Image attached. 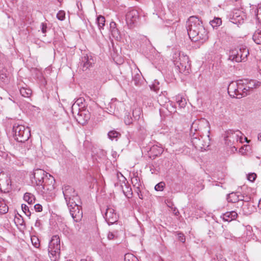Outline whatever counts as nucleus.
Masks as SVG:
<instances>
[{"instance_id": "nucleus-64", "label": "nucleus", "mask_w": 261, "mask_h": 261, "mask_svg": "<svg viewBox=\"0 0 261 261\" xmlns=\"http://www.w3.org/2000/svg\"><path fill=\"white\" fill-rule=\"evenodd\" d=\"M232 98H238V97L236 96H233V97Z\"/></svg>"}, {"instance_id": "nucleus-39", "label": "nucleus", "mask_w": 261, "mask_h": 261, "mask_svg": "<svg viewBox=\"0 0 261 261\" xmlns=\"http://www.w3.org/2000/svg\"><path fill=\"white\" fill-rule=\"evenodd\" d=\"M253 40L257 44H261V33L255 32L253 35Z\"/></svg>"}, {"instance_id": "nucleus-46", "label": "nucleus", "mask_w": 261, "mask_h": 261, "mask_svg": "<svg viewBox=\"0 0 261 261\" xmlns=\"http://www.w3.org/2000/svg\"><path fill=\"white\" fill-rule=\"evenodd\" d=\"M177 235L178 237V240L182 243H184L186 241V238L184 234L181 232H177Z\"/></svg>"}, {"instance_id": "nucleus-7", "label": "nucleus", "mask_w": 261, "mask_h": 261, "mask_svg": "<svg viewBox=\"0 0 261 261\" xmlns=\"http://www.w3.org/2000/svg\"><path fill=\"white\" fill-rule=\"evenodd\" d=\"M249 54V50L246 47L234 48L229 50L228 60L236 62L245 61Z\"/></svg>"}, {"instance_id": "nucleus-21", "label": "nucleus", "mask_w": 261, "mask_h": 261, "mask_svg": "<svg viewBox=\"0 0 261 261\" xmlns=\"http://www.w3.org/2000/svg\"><path fill=\"white\" fill-rule=\"evenodd\" d=\"M68 208L75 206L79 204H81L80 198L79 196L71 197L68 201V199H65Z\"/></svg>"}, {"instance_id": "nucleus-6", "label": "nucleus", "mask_w": 261, "mask_h": 261, "mask_svg": "<svg viewBox=\"0 0 261 261\" xmlns=\"http://www.w3.org/2000/svg\"><path fill=\"white\" fill-rule=\"evenodd\" d=\"M174 63L179 70V72L189 73V59L188 56L180 52L175 53L173 56Z\"/></svg>"}, {"instance_id": "nucleus-52", "label": "nucleus", "mask_w": 261, "mask_h": 261, "mask_svg": "<svg viewBox=\"0 0 261 261\" xmlns=\"http://www.w3.org/2000/svg\"><path fill=\"white\" fill-rule=\"evenodd\" d=\"M242 201L245 202V203H249V201L251 200V197L249 196L246 195L244 198L240 199Z\"/></svg>"}, {"instance_id": "nucleus-57", "label": "nucleus", "mask_w": 261, "mask_h": 261, "mask_svg": "<svg viewBox=\"0 0 261 261\" xmlns=\"http://www.w3.org/2000/svg\"><path fill=\"white\" fill-rule=\"evenodd\" d=\"M239 197H240V199H243V198H244L245 195H242L241 194H240V193H239ZM241 201V199H239V201Z\"/></svg>"}, {"instance_id": "nucleus-26", "label": "nucleus", "mask_w": 261, "mask_h": 261, "mask_svg": "<svg viewBox=\"0 0 261 261\" xmlns=\"http://www.w3.org/2000/svg\"><path fill=\"white\" fill-rule=\"evenodd\" d=\"M91 99H76V101L73 105V107L78 106L81 108H85L88 107V101H91Z\"/></svg>"}, {"instance_id": "nucleus-10", "label": "nucleus", "mask_w": 261, "mask_h": 261, "mask_svg": "<svg viewBox=\"0 0 261 261\" xmlns=\"http://www.w3.org/2000/svg\"><path fill=\"white\" fill-rule=\"evenodd\" d=\"M139 18V13L136 10L129 11L126 14V22L129 28L134 27L137 23Z\"/></svg>"}, {"instance_id": "nucleus-40", "label": "nucleus", "mask_w": 261, "mask_h": 261, "mask_svg": "<svg viewBox=\"0 0 261 261\" xmlns=\"http://www.w3.org/2000/svg\"><path fill=\"white\" fill-rule=\"evenodd\" d=\"M31 242L32 245L36 248H38L40 246V241L39 239L36 236L31 237Z\"/></svg>"}, {"instance_id": "nucleus-43", "label": "nucleus", "mask_w": 261, "mask_h": 261, "mask_svg": "<svg viewBox=\"0 0 261 261\" xmlns=\"http://www.w3.org/2000/svg\"><path fill=\"white\" fill-rule=\"evenodd\" d=\"M57 18L60 20H63L65 18V12L63 10H60L57 14Z\"/></svg>"}, {"instance_id": "nucleus-9", "label": "nucleus", "mask_w": 261, "mask_h": 261, "mask_svg": "<svg viewBox=\"0 0 261 261\" xmlns=\"http://www.w3.org/2000/svg\"><path fill=\"white\" fill-rule=\"evenodd\" d=\"M46 173H47L42 169L39 168L34 169L33 173L30 176L32 184H36L39 188L43 182Z\"/></svg>"}, {"instance_id": "nucleus-51", "label": "nucleus", "mask_w": 261, "mask_h": 261, "mask_svg": "<svg viewBox=\"0 0 261 261\" xmlns=\"http://www.w3.org/2000/svg\"><path fill=\"white\" fill-rule=\"evenodd\" d=\"M41 29L42 32L43 34H45L46 32L47 24L44 23H42L41 24Z\"/></svg>"}, {"instance_id": "nucleus-18", "label": "nucleus", "mask_w": 261, "mask_h": 261, "mask_svg": "<svg viewBox=\"0 0 261 261\" xmlns=\"http://www.w3.org/2000/svg\"><path fill=\"white\" fill-rule=\"evenodd\" d=\"M242 12L239 10H237L236 12L233 13L232 17V21L234 23L236 24H242L244 22L245 15L242 14Z\"/></svg>"}, {"instance_id": "nucleus-48", "label": "nucleus", "mask_w": 261, "mask_h": 261, "mask_svg": "<svg viewBox=\"0 0 261 261\" xmlns=\"http://www.w3.org/2000/svg\"><path fill=\"white\" fill-rule=\"evenodd\" d=\"M141 114L140 109H135L133 111V114L135 118H139V115Z\"/></svg>"}, {"instance_id": "nucleus-34", "label": "nucleus", "mask_w": 261, "mask_h": 261, "mask_svg": "<svg viewBox=\"0 0 261 261\" xmlns=\"http://www.w3.org/2000/svg\"><path fill=\"white\" fill-rule=\"evenodd\" d=\"M96 22L97 23V25L99 27V29L100 30L101 29L103 28V27L105 25V17L99 15L96 18Z\"/></svg>"}, {"instance_id": "nucleus-15", "label": "nucleus", "mask_w": 261, "mask_h": 261, "mask_svg": "<svg viewBox=\"0 0 261 261\" xmlns=\"http://www.w3.org/2000/svg\"><path fill=\"white\" fill-rule=\"evenodd\" d=\"M93 64L94 60L91 56L86 55L82 58L81 66L83 71L89 69Z\"/></svg>"}, {"instance_id": "nucleus-35", "label": "nucleus", "mask_w": 261, "mask_h": 261, "mask_svg": "<svg viewBox=\"0 0 261 261\" xmlns=\"http://www.w3.org/2000/svg\"><path fill=\"white\" fill-rule=\"evenodd\" d=\"M210 24L212 26L213 28H217L219 26L221 23L222 20L220 18L216 17L213 20L210 21Z\"/></svg>"}, {"instance_id": "nucleus-11", "label": "nucleus", "mask_w": 261, "mask_h": 261, "mask_svg": "<svg viewBox=\"0 0 261 261\" xmlns=\"http://www.w3.org/2000/svg\"><path fill=\"white\" fill-rule=\"evenodd\" d=\"M104 218L109 225L114 224L118 220V216L116 213L115 210L109 207L106 209Z\"/></svg>"}, {"instance_id": "nucleus-53", "label": "nucleus", "mask_w": 261, "mask_h": 261, "mask_svg": "<svg viewBox=\"0 0 261 261\" xmlns=\"http://www.w3.org/2000/svg\"><path fill=\"white\" fill-rule=\"evenodd\" d=\"M115 235L113 232H109L108 234V238L109 240H112L114 238Z\"/></svg>"}, {"instance_id": "nucleus-59", "label": "nucleus", "mask_w": 261, "mask_h": 261, "mask_svg": "<svg viewBox=\"0 0 261 261\" xmlns=\"http://www.w3.org/2000/svg\"><path fill=\"white\" fill-rule=\"evenodd\" d=\"M218 261H227L225 258L221 257Z\"/></svg>"}, {"instance_id": "nucleus-13", "label": "nucleus", "mask_w": 261, "mask_h": 261, "mask_svg": "<svg viewBox=\"0 0 261 261\" xmlns=\"http://www.w3.org/2000/svg\"><path fill=\"white\" fill-rule=\"evenodd\" d=\"M62 191L65 199H68V201L70 200V197L79 196L75 190L68 185L63 186Z\"/></svg>"}, {"instance_id": "nucleus-28", "label": "nucleus", "mask_w": 261, "mask_h": 261, "mask_svg": "<svg viewBox=\"0 0 261 261\" xmlns=\"http://www.w3.org/2000/svg\"><path fill=\"white\" fill-rule=\"evenodd\" d=\"M23 199L29 204H32L35 202V196L30 193H25L23 196Z\"/></svg>"}, {"instance_id": "nucleus-30", "label": "nucleus", "mask_w": 261, "mask_h": 261, "mask_svg": "<svg viewBox=\"0 0 261 261\" xmlns=\"http://www.w3.org/2000/svg\"><path fill=\"white\" fill-rule=\"evenodd\" d=\"M131 181L135 188H139L141 186L140 179L136 173L134 174V176L132 178Z\"/></svg>"}, {"instance_id": "nucleus-27", "label": "nucleus", "mask_w": 261, "mask_h": 261, "mask_svg": "<svg viewBox=\"0 0 261 261\" xmlns=\"http://www.w3.org/2000/svg\"><path fill=\"white\" fill-rule=\"evenodd\" d=\"M19 91L21 96L24 98H30L32 94V91L30 88L23 87L20 88Z\"/></svg>"}, {"instance_id": "nucleus-41", "label": "nucleus", "mask_w": 261, "mask_h": 261, "mask_svg": "<svg viewBox=\"0 0 261 261\" xmlns=\"http://www.w3.org/2000/svg\"><path fill=\"white\" fill-rule=\"evenodd\" d=\"M21 209L22 211L24 212V213L25 214V215L30 218L31 215V212H30L28 206L25 204H22Z\"/></svg>"}, {"instance_id": "nucleus-5", "label": "nucleus", "mask_w": 261, "mask_h": 261, "mask_svg": "<svg viewBox=\"0 0 261 261\" xmlns=\"http://www.w3.org/2000/svg\"><path fill=\"white\" fill-rule=\"evenodd\" d=\"M203 137L199 135V133H195L191 135V142L194 147L199 150H206L210 145V139L209 135H207L205 139H202Z\"/></svg>"}, {"instance_id": "nucleus-38", "label": "nucleus", "mask_w": 261, "mask_h": 261, "mask_svg": "<svg viewBox=\"0 0 261 261\" xmlns=\"http://www.w3.org/2000/svg\"><path fill=\"white\" fill-rule=\"evenodd\" d=\"M198 121H195L194 122H193L190 129L191 136L192 135L194 134V133H199L198 132V128L197 126Z\"/></svg>"}, {"instance_id": "nucleus-36", "label": "nucleus", "mask_w": 261, "mask_h": 261, "mask_svg": "<svg viewBox=\"0 0 261 261\" xmlns=\"http://www.w3.org/2000/svg\"><path fill=\"white\" fill-rule=\"evenodd\" d=\"M150 88L151 90L155 92L156 93H158L160 90L159 82L156 80H154V82L150 85Z\"/></svg>"}, {"instance_id": "nucleus-42", "label": "nucleus", "mask_w": 261, "mask_h": 261, "mask_svg": "<svg viewBox=\"0 0 261 261\" xmlns=\"http://www.w3.org/2000/svg\"><path fill=\"white\" fill-rule=\"evenodd\" d=\"M165 187V183L163 181H161L155 186L154 189L157 191H162Z\"/></svg>"}, {"instance_id": "nucleus-32", "label": "nucleus", "mask_w": 261, "mask_h": 261, "mask_svg": "<svg viewBox=\"0 0 261 261\" xmlns=\"http://www.w3.org/2000/svg\"><path fill=\"white\" fill-rule=\"evenodd\" d=\"M120 135H121L119 132L115 130H111L108 134L109 138L111 140H114L115 139L117 140Z\"/></svg>"}, {"instance_id": "nucleus-45", "label": "nucleus", "mask_w": 261, "mask_h": 261, "mask_svg": "<svg viewBox=\"0 0 261 261\" xmlns=\"http://www.w3.org/2000/svg\"><path fill=\"white\" fill-rule=\"evenodd\" d=\"M187 99H178V100L176 101V104H177L180 108H184L187 104Z\"/></svg>"}, {"instance_id": "nucleus-61", "label": "nucleus", "mask_w": 261, "mask_h": 261, "mask_svg": "<svg viewBox=\"0 0 261 261\" xmlns=\"http://www.w3.org/2000/svg\"><path fill=\"white\" fill-rule=\"evenodd\" d=\"M158 102L159 103V104L161 106H164L165 105L163 104V101H160L159 100H158Z\"/></svg>"}, {"instance_id": "nucleus-50", "label": "nucleus", "mask_w": 261, "mask_h": 261, "mask_svg": "<svg viewBox=\"0 0 261 261\" xmlns=\"http://www.w3.org/2000/svg\"><path fill=\"white\" fill-rule=\"evenodd\" d=\"M135 192L137 193L138 196L140 199H143V195L141 193L140 188H136Z\"/></svg>"}, {"instance_id": "nucleus-55", "label": "nucleus", "mask_w": 261, "mask_h": 261, "mask_svg": "<svg viewBox=\"0 0 261 261\" xmlns=\"http://www.w3.org/2000/svg\"><path fill=\"white\" fill-rule=\"evenodd\" d=\"M91 257L90 256H87L86 258H82L80 261H91Z\"/></svg>"}, {"instance_id": "nucleus-20", "label": "nucleus", "mask_w": 261, "mask_h": 261, "mask_svg": "<svg viewBox=\"0 0 261 261\" xmlns=\"http://www.w3.org/2000/svg\"><path fill=\"white\" fill-rule=\"evenodd\" d=\"M238 217V214L235 211L227 212L223 214L222 218L225 221L230 222L235 220Z\"/></svg>"}, {"instance_id": "nucleus-16", "label": "nucleus", "mask_w": 261, "mask_h": 261, "mask_svg": "<svg viewBox=\"0 0 261 261\" xmlns=\"http://www.w3.org/2000/svg\"><path fill=\"white\" fill-rule=\"evenodd\" d=\"M243 135V133L239 130H234L232 129H229L226 132L225 140H226V138H231V136L233 137V136H234V137L237 141L240 140V141H242Z\"/></svg>"}, {"instance_id": "nucleus-49", "label": "nucleus", "mask_w": 261, "mask_h": 261, "mask_svg": "<svg viewBox=\"0 0 261 261\" xmlns=\"http://www.w3.org/2000/svg\"><path fill=\"white\" fill-rule=\"evenodd\" d=\"M35 210L36 212H40L42 211V206L40 204H36L34 206Z\"/></svg>"}, {"instance_id": "nucleus-19", "label": "nucleus", "mask_w": 261, "mask_h": 261, "mask_svg": "<svg viewBox=\"0 0 261 261\" xmlns=\"http://www.w3.org/2000/svg\"><path fill=\"white\" fill-rule=\"evenodd\" d=\"M75 118L79 123L84 125L87 123L90 117L88 114H86L84 112H80Z\"/></svg>"}, {"instance_id": "nucleus-22", "label": "nucleus", "mask_w": 261, "mask_h": 261, "mask_svg": "<svg viewBox=\"0 0 261 261\" xmlns=\"http://www.w3.org/2000/svg\"><path fill=\"white\" fill-rule=\"evenodd\" d=\"M239 192H232L227 194V200L228 202L236 203L239 201Z\"/></svg>"}, {"instance_id": "nucleus-1", "label": "nucleus", "mask_w": 261, "mask_h": 261, "mask_svg": "<svg viewBox=\"0 0 261 261\" xmlns=\"http://www.w3.org/2000/svg\"><path fill=\"white\" fill-rule=\"evenodd\" d=\"M187 30L189 37L193 41L203 43L208 39L207 32L197 16L190 17L187 22Z\"/></svg>"}, {"instance_id": "nucleus-62", "label": "nucleus", "mask_w": 261, "mask_h": 261, "mask_svg": "<svg viewBox=\"0 0 261 261\" xmlns=\"http://www.w3.org/2000/svg\"><path fill=\"white\" fill-rule=\"evenodd\" d=\"M258 139L261 141V133L258 134Z\"/></svg>"}, {"instance_id": "nucleus-37", "label": "nucleus", "mask_w": 261, "mask_h": 261, "mask_svg": "<svg viewBox=\"0 0 261 261\" xmlns=\"http://www.w3.org/2000/svg\"><path fill=\"white\" fill-rule=\"evenodd\" d=\"M124 261H139L138 258L131 253L125 254Z\"/></svg>"}, {"instance_id": "nucleus-44", "label": "nucleus", "mask_w": 261, "mask_h": 261, "mask_svg": "<svg viewBox=\"0 0 261 261\" xmlns=\"http://www.w3.org/2000/svg\"><path fill=\"white\" fill-rule=\"evenodd\" d=\"M133 119L129 114H126L124 116V121L125 124L129 125L132 123Z\"/></svg>"}, {"instance_id": "nucleus-25", "label": "nucleus", "mask_w": 261, "mask_h": 261, "mask_svg": "<svg viewBox=\"0 0 261 261\" xmlns=\"http://www.w3.org/2000/svg\"><path fill=\"white\" fill-rule=\"evenodd\" d=\"M242 207L245 215H249L253 211V206L249 203H243Z\"/></svg>"}, {"instance_id": "nucleus-2", "label": "nucleus", "mask_w": 261, "mask_h": 261, "mask_svg": "<svg viewBox=\"0 0 261 261\" xmlns=\"http://www.w3.org/2000/svg\"><path fill=\"white\" fill-rule=\"evenodd\" d=\"M15 139L19 142H24L31 136L30 129L24 125L16 122L13 126Z\"/></svg>"}, {"instance_id": "nucleus-60", "label": "nucleus", "mask_w": 261, "mask_h": 261, "mask_svg": "<svg viewBox=\"0 0 261 261\" xmlns=\"http://www.w3.org/2000/svg\"><path fill=\"white\" fill-rule=\"evenodd\" d=\"M258 207L261 208V199L259 200V202H258Z\"/></svg>"}, {"instance_id": "nucleus-29", "label": "nucleus", "mask_w": 261, "mask_h": 261, "mask_svg": "<svg viewBox=\"0 0 261 261\" xmlns=\"http://www.w3.org/2000/svg\"><path fill=\"white\" fill-rule=\"evenodd\" d=\"M251 13L255 16L259 22H261V6L256 7L255 9L252 8Z\"/></svg>"}, {"instance_id": "nucleus-33", "label": "nucleus", "mask_w": 261, "mask_h": 261, "mask_svg": "<svg viewBox=\"0 0 261 261\" xmlns=\"http://www.w3.org/2000/svg\"><path fill=\"white\" fill-rule=\"evenodd\" d=\"M150 151L154 153V155L158 156V154H160L163 152V149L161 147H158L157 145H153L150 148Z\"/></svg>"}, {"instance_id": "nucleus-58", "label": "nucleus", "mask_w": 261, "mask_h": 261, "mask_svg": "<svg viewBox=\"0 0 261 261\" xmlns=\"http://www.w3.org/2000/svg\"><path fill=\"white\" fill-rule=\"evenodd\" d=\"M167 99L168 100V102L165 101V103L167 104V107H168V105L170 104V105L171 106L172 103H171V101L169 100V99Z\"/></svg>"}, {"instance_id": "nucleus-14", "label": "nucleus", "mask_w": 261, "mask_h": 261, "mask_svg": "<svg viewBox=\"0 0 261 261\" xmlns=\"http://www.w3.org/2000/svg\"><path fill=\"white\" fill-rule=\"evenodd\" d=\"M120 174L122 178H123L122 184L120 185L122 191L126 197H127L128 198H130L132 197L133 195L132 188L127 184V182H125L126 178L123 176V175L121 173Z\"/></svg>"}, {"instance_id": "nucleus-17", "label": "nucleus", "mask_w": 261, "mask_h": 261, "mask_svg": "<svg viewBox=\"0 0 261 261\" xmlns=\"http://www.w3.org/2000/svg\"><path fill=\"white\" fill-rule=\"evenodd\" d=\"M110 28L113 37L118 40H120L121 38V34L119 30L117 28L116 23L114 21L111 22Z\"/></svg>"}, {"instance_id": "nucleus-23", "label": "nucleus", "mask_w": 261, "mask_h": 261, "mask_svg": "<svg viewBox=\"0 0 261 261\" xmlns=\"http://www.w3.org/2000/svg\"><path fill=\"white\" fill-rule=\"evenodd\" d=\"M8 210L5 198L0 197V214H5L8 212Z\"/></svg>"}, {"instance_id": "nucleus-54", "label": "nucleus", "mask_w": 261, "mask_h": 261, "mask_svg": "<svg viewBox=\"0 0 261 261\" xmlns=\"http://www.w3.org/2000/svg\"><path fill=\"white\" fill-rule=\"evenodd\" d=\"M40 225H41V221H40V220L39 219H38L36 221V222H35V226L36 227H39L40 226Z\"/></svg>"}, {"instance_id": "nucleus-8", "label": "nucleus", "mask_w": 261, "mask_h": 261, "mask_svg": "<svg viewBox=\"0 0 261 261\" xmlns=\"http://www.w3.org/2000/svg\"><path fill=\"white\" fill-rule=\"evenodd\" d=\"M43 182L38 189L42 194H46L48 191H51L55 189V179L53 176L48 173H46Z\"/></svg>"}, {"instance_id": "nucleus-4", "label": "nucleus", "mask_w": 261, "mask_h": 261, "mask_svg": "<svg viewBox=\"0 0 261 261\" xmlns=\"http://www.w3.org/2000/svg\"><path fill=\"white\" fill-rule=\"evenodd\" d=\"M60 240L58 236H54L48 245V255L52 261H57L60 254Z\"/></svg>"}, {"instance_id": "nucleus-63", "label": "nucleus", "mask_w": 261, "mask_h": 261, "mask_svg": "<svg viewBox=\"0 0 261 261\" xmlns=\"http://www.w3.org/2000/svg\"><path fill=\"white\" fill-rule=\"evenodd\" d=\"M115 186H118V183L115 184Z\"/></svg>"}, {"instance_id": "nucleus-3", "label": "nucleus", "mask_w": 261, "mask_h": 261, "mask_svg": "<svg viewBox=\"0 0 261 261\" xmlns=\"http://www.w3.org/2000/svg\"><path fill=\"white\" fill-rule=\"evenodd\" d=\"M237 87V89H234V93L236 95H241L243 97H245L250 94L252 91L250 89L249 86L245 82H243V80H239L236 82H232L228 87V91L225 92V94H229V90L234 89L235 87Z\"/></svg>"}, {"instance_id": "nucleus-31", "label": "nucleus", "mask_w": 261, "mask_h": 261, "mask_svg": "<svg viewBox=\"0 0 261 261\" xmlns=\"http://www.w3.org/2000/svg\"><path fill=\"white\" fill-rule=\"evenodd\" d=\"M137 133L139 136H144L146 134V129L144 126L141 125L140 122H137L136 124Z\"/></svg>"}, {"instance_id": "nucleus-47", "label": "nucleus", "mask_w": 261, "mask_h": 261, "mask_svg": "<svg viewBox=\"0 0 261 261\" xmlns=\"http://www.w3.org/2000/svg\"><path fill=\"white\" fill-rule=\"evenodd\" d=\"M256 177V175L255 173H251L248 175V179L251 181H254Z\"/></svg>"}, {"instance_id": "nucleus-56", "label": "nucleus", "mask_w": 261, "mask_h": 261, "mask_svg": "<svg viewBox=\"0 0 261 261\" xmlns=\"http://www.w3.org/2000/svg\"><path fill=\"white\" fill-rule=\"evenodd\" d=\"M162 94H160V96H164L166 97L167 95V92L166 91H161Z\"/></svg>"}, {"instance_id": "nucleus-12", "label": "nucleus", "mask_w": 261, "mask_h": 261, "mask_svg": "<svg viewBox=\"0 0 261 261\" xmlns=\"http://www.w3.org/2000/svg\"><path fill=\"white\" fill-rule=\"evenodd\" d=\"M70 214L75 222H79L83 217V211L80 204L75 206H72L68 208Z\"/></svg>"}, {"instance_id": "nucleus-24", "label": "nucleus", "mask_w": 261, "mask_h": 261, "mask_svg": "<svg viewBox=\"0 0 261 261\" xmlns=\"http://www.w3.org/2000/svg\"><path fill=\"white\" fill-rule=\"evenodd\" d=\"M243 82H245V83H246V84L249 86L250 89H251L252 90H253L254 88L258 87L260 85V83L255 80L244 79L243 80Z\"/></svg>"}]
</instances>
